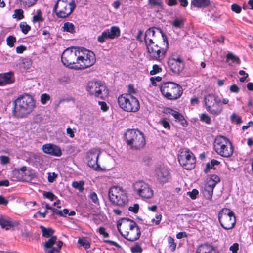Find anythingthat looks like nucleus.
<instances>
[{
    "mask_svg": "<svg viewBox=\"0 0 253 253\" xmlns=\"http://www.w3.org/2000/svg\"><path fill=\"white\" fill-rule=\"evenodd\" d=\"M220 162L216 160L212 159L210 163H207L206 168L204 169L205 173H208L210 169H213L214 166L215 165H219Z\"/></svg>",
    "mask_w": 253,
    "mask_h": 253,
    "instance_id": "e433bc0d",
    "label": "nucleus"
},
{
    "mask_svg": "<svg viewBox=\"0 0 253 253\" xmlns=\"http://www.w3.org/2000/svg\"><path fill=\"white\" fill-rule=\"evenodd\" d=\"M78 65L75 69L83 70L92 66L96 62L95 54L91 51L84 48H79Z\"/></svg>",
    "mask_w": 253,
    "mask_h": 253,
    "instance_id": "6e6552de",
    "label": "nucleus"
},
{
    "mask_svg": "<svg viewBox=\"0 0 253 253\" xmlns=\"http://www.w3.org/2000/svg\"><path fill=\"white\" fill-rule=\"evenodd\" d=\"M162 71V69L158 65H154L153 69L150 71L151 75H155Z\"/></svg>",
    "mask_w": 253,
    "mask_h": 253,
    "instance_id": "6e6d98bb",
    "label": "nucleus"
},
{
    "mask_svg": "<svg viewBox=\"0 0 253 253\" xmlns=\"http://www.w3.org/2000/svg\"><path fill=\"white\" fill-rule=\"evenodd\" d=\"M117 228L119 232L126 239L130 241L137 240L140 236V230L134 221L129 219H123L118 223Z\"/></svg>",
    "mask_w": 253,
    "mask_h": 253,
    "instance_id": "f03ea898",
    "label": "nucleus"
},
{
    "mask_svg": "<svg viewBox=\"0 0 253 253\" xmlns=\"http://www.w3.org/2000/svg\"><path fill=\"white\" fill-rule=\"evenodd\" d=\"M55 211L54 214L60 216L66 217L67 215H69V216H74L76 214L75 211H72L70 212H69V210L67 209H64L62 211L57 209V210Z\"/></svg>",
    "mask_w": 253,
    "mask_h": 253,
    "instance_id": "473e14b6",
    "label": "nucleus"
},
{
    "mask_svg": "<svg viewBox=\"0 0 253 253\" xmlns=\"http://www.w3.org/2000/svg\"><path fill=\"white\" fill-rule=\"evenodd\" d=\"M229 60H232L233 62H236L239 64L240 63L239 58L231 52L228 53L226 55V62H228Z\"/></svg>",
    "mask_w": 253,
    "mask_h": 253,
    "instance_id": "58836bf2",
    "label": "nucleus"
},
{
    "mask_svg": "<svg viewBox=\"0 0 253 253\" xmlns=\"http://www.w3.org/2000/svg\"><path fill=\"white\" fill-rule=\"evenodd\" d=\"M0 163L2 165H5L10 162V158L8 156L5 155L0 156Z\"/></svg>",
    "mask_w": 253,
    "mask_h": 253,
    "instance_id": "603ef678",
    "label": "nucleus"
},
{
    "mask_svg": "<svg viewBox=\"0 0 253 253\" xmlns=\"http://www.w3.org/2000/svg\"><path fill=\"white\" fill-rule=\"evenodd\" d=\"M14 104L12 114L17 118L26 117L32 112L36 107L34 98L28 94L17 98L14 101Z\"/></svg>",
    "mask_w": 253,
    "mask_h": 253,
    "instance_id": "f257e3e1",
    "label": "nucleus"
},
{
    "mask_svg": "<svg viewBox=\"0 0 253 253\" xmlns=\"http://www.w3.org/2000/svg\"><path fill=\"white\" fill-rule=\"evenodd\" d=\"M215 250V249L212 245L204 244L198 246L196 253H212Z\"/></svg>",
    "mask_w": 253,
    "mask_h": 253,
    "instance_id": "393cba45",
    "label": "nucleus"
},
{
    "mask_svg": "<svg viewBox=\"0 0 253 253\" xmlns=\"http://www.w3.org/2000/svg\"><path fill=\"white\" fill-rule=\"evenodd\" d=\"M43 20L41 10H38L36 11V14L33 16L32 18V22L33 23L42 22Z\"/></svg>",
    "mask_w": 253,
    "mask_h": 253,
    "instance_id": "4c0bfd02",
    "label": "nucleus"
},
{
    "mask_svg": "<svg viewBox=\"0 0 253 253\" xmlns=\"http://www.w3.org/2000/svg\"><path fill=\"white\" fill-rule=\"evenodd\" d=\"M137 192L143 200L151 199L154 196L153 191H137Z\"/></svg>",
    "mask_w": 253,
    "mask_h": 253,
    "instance_id": "7c9ffc66",
    "label": "nucleus"
},
{
    "mask_svg": "<svg viewBox=\"0 0 253 253\" xmlns=\"http://www.w3.org/2000/svg\"><path fill=\"white\" fill-rule=\"evenodd\" d=\"M211 4L210 0H192L190 3L191 8L196 7L198 8H205Z\"/></svg>",
    "mask_w": 253,
    "mask_h": 253,
    "instance_id": "b1692460",
    "label": "nucleus"
},
{
    "mask_svg": "<svg viewBox=\"0 0 253 253\" xmlns=\"http://www.w3.org/2000/svg\"><path fill=\"white\" fill-rule=\"evenodd\" d=\"M139 208V205L138 204H135L133 206L129 207L128 210L129 211L136 213L138 211Z\"/></svg>",
    "mask_w": 253,
    "mask_h": 253,
    "instance_id": "052dcab7",
    "label": "nucleus"
},
{
    "mask_svg": "<svg viewBox=\"0 0 253 253\" xmlns=\"http://www.w3.org/2000/svg\"><path fill=\"white\" fill-rule=\"evenodd\" d=\"M160 90L163 95L169 100L177 99L183 93L182 87L172 82L162 83L160 85Z\"/></svg>",
    "mask_w": 253,
    "mask_h": 253,
    "instance_id": "0eeeda50",
    "label": "nucleus"
},
{
    "mask_svg": "<svg viewBox=\"0 0 253 253\" xmlns=\"http://www.w3.org/2000/svg\"><path fill=\"white\" fill-rule=\"evenodd\" d=\"M124 138L127 145L133 150L141 149L146 144L144 134L137 129L127 130L124 134Z\"/></svg>",
    "mask_w": 253,
    "mask_h": 253,
    "instance_id": "7ed1b4c3",
    "label": "nucleus"
},
{
    "mask_svg": "<svg viewBox=\"0 0 253 253\" xmlns=\"http://www.w3.org/2000/svg\"><path fill=\"white\" fill-rule=\"evenodd\" d=\"M35 159V163L37 165H42L43 163V160L42 157L38 155H34L33 156Z\"/></svg>",
    "mask_w": 253,
    "mask_h": 253,
    "instance_id": "680f3d73",
    "label": "nucleus"
},
{
    "mask_svg": "<svg viewBox=\"0 0 253 253\" xmlns=\"http://www.w3.org/2000/svg\"><path fill=\"white\" fill-rule=\"evenodd\" d=\"M231 9L236 13H240L241 11V7L237 4H233L231 5Z\"/></svg>",
    "mask_w": 253,
    "mask_h": 253,
    "instance_id": "bf43d9fd",
    "label": "nucleus"
},
{
    "mask_svg": "<svg viewBox=\"0 0 253 253\" xmlns=\"http://www.w3.org/2000/svg\"><path fill=\"white\" fill-rule=\"evenodd\" d=\"M168 113L169 114H170L172 116L174 117V118L178 120L179 122H181L182 123H183V121L185 122V120H184V117L182 114H181L180 113H179L177 111L173 110L171 109L168 108L167 109Z\"/></svg>",
    "mask_w": 253,
    "mask_h": 253,
    "instance_id": "2f4dec72",
    "label": "nucleus"
},
{
    "mask_svg": "<svg viewBox=\"0 0 253 253\" xmlns=\"http://www.w3.org/2000/svg\"><path fill=\"white\" fill-rule=\"evenodd\" d=\"M87 91L90 94L100 98H104L109 94L105 85L99 82H89L87 84Z\"/></svg>",
    "mask_w": 253,
    "mask_h": 253,
    "instance_id": "2eb2a0df",
    "label": "nucleus"
},
{
    "mask_svg": "<svg viewBox=\"0 0 253 253\" xmlns=\"http://www.w3.org/2000/svg\"><path fill=\"white\" fill-rule=\"evenodd\" d=\"M72 185L73 187L75 189L78 190H84V181H73Z\"/></svg>",
    "mask_w": 253,
    "mask_h": 253,
    "instance_id": "37998d69",
    "label": "nucleus"
},
{
    "mask_svg": "<svg viewBox=\"0 0 253 253\" xmlns=\"http://www.w3.org/2000/svg\"><path fill=\"white\" fill-rule=\"evenodd\" d=\"M239 247V244L237 243H235L230 247L229 250L232 252V253H238Z\"/></svg>",
    "mask_w": 253,
    "mask_h": 253,
    "instance_id": "13d9d810",
    "label": "nucleus"
},
{
    "mask_svg": "<svg viewBox=\"0 0 253 253\" xmlns=\"http://www.w3.org/2000/svg\"><path fill=\"white\" fill-rule=\"evenodd\" d=\"M184 23L185 20L183 18L175 17L171 22V24L173 27L177 29H181L184 26Z\"/></svg>",
    "mask_w": 253,
    "mask_h": 253,
    "instance_id": "c756f323",
    "label": "nucleus"
},
{
    "mask_svg": "<svg viewBox=\"0 0 253 253\" xmlns=\"http://www.w3.org/2000/svg\"><path fill=\"white\" fill-rule=\"evenodd\" d=\"M200 120L206 123L207 124H210L211 123V119L207 114L203 113L200 116Z\"/></svg>",
    "mask_w": 253,
    "mask_h": 253,
    "instance_id": "09e8293b",
    "label": "nucleus"
},
{
    "mask_svg": "<svg viewBox=\"0 0 253 253\" xmlns=\"http://www.w3.org/2000/svg\"><path fill=\"white\" fill-rule=\"evenodd\" d=\"M198 193V191H189L187 192V195H189L191 199H195Z\"/></svg>",
    "mask_w": 253,
    "mask_h": 253,
    "instance_id": "774afa93",
    "label": "nucleus"
},
{
    "mask_svg": "<svg viewBox=\"0 0 253 253\" xmlns=\"http://www.w3.org/2000/svg\"><path fill=\"white\" fill-rule=\"evenodd\" d=\"M168 241L170 250L172 252L174 251L176 249V244L175 243L174 239L169 236L168 238Z\"/></svg>",
    "mask_w": 253,
    "mask_h": 253,
    "instance_id": "c03bdc74",
    "label": "nucleus"
},
{
    "mask_svg": "<svg viewBox=\"0 0 253 253\" xmlns=\"http://www.w3.org/2000/svg\"><path fill=\"white\" fill-rule=\"evenodd\" d=\"M13 75L11 72L0 74V85H4L14 82Z\"/></svg>",
    "mask_w": 253,
    "mask_h": 253,
    "instance_id": "5701e85b",
    "label": "nucleus"
},
{
    "mask_svg": "<svg viewBox=\"0 0 253 253\" xmlns=\"http://www.w3.org/2000/svg\"><path fill=\"white\" fill-rule=\"evenodd\" d=\"M78 243L85 249H88L90 247L89 242L84 238H80Z\"/></svg>",
    "mask_w": 253,
    "mask_h": 253,
    "instance_id": "49530a36",
    "label": "nucleus"
},
{
    "mask_svg": "<svg viewBox=\"0 0 253 253\" xmlns=\"http://www.w3.org/2000/svg\"><path fill=\"white\" fill-rule=\"evenodd\" d=\"M42 149L44 153L54 156L60 157L62 154V151L60 147L51 143L43 145L42 146Z\"/></svg>",
    "mask_w": 253,
    "mask_h": 253,
    "instance_id": "4be33fe9",
    "label": "nucleus"
},
{
    "mask_svg": "<svg viewBox=\"0 0 253 253\" xmlns=\"http://www.w3.org/2000/svg\"><path fill=\"white\" fill-rule=\"evenodd\" d=\"M101 154V151L98 149L92 148L86 153V160L88 166L95 170H102L98 163V158Z\"/></svg>",
    "mask_w": 253,
    "mask_h": 253,
    "instance_id": "dca6fc26",
    "label": "nucleus"
},
{
    "mask_svg": "<svg viewBox=\"0 0 253 253\" xmlns=\"http://www.w3.org/2000/svg\"><path fill=\"white\" fill-rule=\"evenodd\" d=\"M7 44L10 47L14 46V43L16 42V39L15 37L10 35L6 38Z\"/></svg>",
    "mask_w": 253,
    "mask_h": 253,
    "instance_id": "a18cd8bd",
    "label": "nucleus"
},
{
    "mask_svg": "<svg viewBox=\"0 0 253 253\" xmlns=\"http://www.w3.org/2000/svg\"><path fill=\"white\" fill-rule=\"evenodd\" d=\"M158 180L161 183H166L170 178V173L168 168L161 166L156 169Z\"/></svg>",
    "mask_w": 253,
    "mask_h": 253,
    "instance_id": "412c9836",
    "label": "nucleus"
},
{
    "mask_svg": "<svg viewBox=\"0 0 253 253\" xmlns=\"http://www.w3.org/2000/svg\"><path fill=\"white\" fill-rule=\"evenodd\" d=\"M168 65L170 70L174 74L180 73L184 68V63L178 55H172L168 60Z\"/></svg>",
    "mask_w": 253,
    "mask_h": 253,
    "instance_id": "6ab92c4d",
    "label": "nucleus"
},
{
    "mask_svg": "<svg viewBox=\"0 0 253 253\" xmlns=\"http://www.w3.org/2000/svg\"><path fill=\"white\" fill-rule=\"evenodd\" d=\"M168 48L167 39L164 40L161 43L146 46L147 57L150 60L161 62L164 59Z\"/></svg>",
    "mask_w": 253,
    "mask_h": 253,
    "instance_id": "20e7f679",
    "label": "nucleus"
},
{
    "mask_svg": "<svg viewBox=\"0 0 253 253\" xmlns=\"http://www.w3.org/2000/svg\"><path fill=\"white\" fill-rule=\"evenodd\" d=\"M64 31L69 32L72 34L75 33L76 32L75 27L74 25L70 22H67L64 24L62 27Z\"/></svg>",
    "mask_w": 253,
    "mask_h": 253,
    "instance_id": "f704fd0d",
    "label": "nucleus"
},
{
    "mask_svg": "<svg viewBox=\"0 0 253 253\" xmlns=\"http://www.w3.org/2000/svg\"><path fill=\"white\" fill-rule=\"evenodd\" d=\"M160 123L161 125L163 126L165 128L170 129V126L169 125V123L166 120V119L162 118V119H161V120L160 121Z\"/></svg>",
    "mask_w": 253,
    "mask_h": 253,
    "instance_id": "864d4df0",
    "label": "nucleus"
},
{
    "mask_svg": "<svg viewBox=\"0 0 253 253\" xmlns=\"http://www.w3.org/2000/svg\"><path fill=\"white\" fill-rule=\"evenodd\" d=\"M98 232L105 238L109 236V234L106 232L105 229L103 227H100L98 228Z\"/></svg>",
    "mask_w": 253,
    "mask_h": 253,
    "instance_id": "338daca9",
    "label": "nucleus"
},
{
    "mask_svg": "<svg viewBox=\"0 0 253 253\" xmlns=\"http://www.w3.org/2000/svg\"><path fill=\"white\" fill-rule=\"evenodd\" d=\"M13 175L18 180L29 181L35 177L34 171L32 169H27L26 166H23L19 169L13 171Z\"/></svg>",
    "mask_w": 253,
    "mask_h": 253,
    "instance_id": "aec40b11",
    "label": "nucleus"
},
{
    "mask_svg": "<svg viewBox=\"0 0 253 253\" xmlns=\"http://www.w3.org/2000/svg\"><path fill=\"white\" fill-rule=\"evenodd\" d=\"M131 250L133 253H141L142 252L141 248L138 245L131 247Z\"/></svg>",
    "mask_w": 253,
    "mask_h": 253,
    "instance_id": "e2e57ef3",
    "label": "nucleus"
},
{
    "mask_svg": "<svg viewBox=\"0 0 253 253\" xmlns=\"http://www.w3.org/2000/svg\"><path fill=\"white\" fill-rule=\"evenodd\" d=\"M47 174V179L49 182H53L57 177V174L55 172H48Z\"/></svg>",
    "mask_w": 253,
    "mask_h": 253,
    "instance_id": "4d7b16f0",
    "label": "nucleus"
},
{
    "mask_svg": "<svg viewBox=\"0 0 253 253\" xmlns=\"http://www.w3.org/2000/svg\"><path fill=\"white\" fill-rule=\"evenodd\" d=\"M220 181V179L219 176L216 175H211L207 178L206 186L213 189Z\"/></svg>",
    "mask_w": 253,
    "mask_h": 253,
    "instance_id": "a878e982",
    "label": "nucleus"
},
{
    "mask_svg": "<svg viewBox=\"0 0 253 253\" xmlns=\"http://www.w3.org/2000/svg\"><path fill=\"white\" fill-rule=\"evenodd\" d=\"M39 0H19L20 5L24 8H28L36 5Z\"/></svg>",
    "mask_w": 253,
    "mask_h": 253,
    "instance_id": "c85d7f7f",
    "label": "nucleus"
},
{
    "mask_svg": "<svg viewBox=\"0 0 253 253\" xmlns=\"http://www.w3.org/2000/svg\"><path fill=\"white\" fill-rule=\"evenodd\" d=\"M12 17L18 20L22 19L24 18L23 10L21 9H15Z\"/></svg>",
    "mask_w": 253,
    "mask_h": 253,
    "instance_id": "79ce46f5",
    "label": "nucleus"
},
{
    "mask_svg": "<svg viewBox=\"0 0 253 253\" xmlns=\"http://www.w3.org/2000/svg\"><path fill=\"white\" fill-rule=\"evenodd\" d=\"M0 226L2 228L8 230L12 227V224L9 219L1 216L0 217Z\"/></svg>",
    "mask_w": 253,
    "mask_h": 253,
    "instance_id": "72a5a7b5",
    "label": "nucleus"
},
{
    "mask_svg": "<svg viewBox=\"0 0 253 253\" xmlns=\"http://www.w3.org/2000/svg\"><path fill=\"white\" fill-rule=\"evenodd\" d=\"M108 39H110L109 34H108L105 31H104L102 32L100 35L98 36L97 41L99 43H104L106 40Z\"/></svg>",
    "mask_w": 253,
    "mask_h": 253,
    "instance_id": "ea45409f",
    "label": "nucleus"
},
{
    "mask_svg": "<svg viewBox=\"0 0 253 253\" xmlns=\"http://www.w3.org/2000/svg\"><path fill=\"white\" fill-rule=\"evenodd\" d=\"M76 7L74 0H57L54 10L58 18H65L71 15Z\"/></svg>",
    "mask_w": 253,
    "mask_h": 253,
    "instance_id": "1a4fd4ad",
    "label": "nucleus"
},
{
    "mask_svg": "<svg viewBox=\"0 0 253 253\" xmlns=\"http://www.w3.org/2000/svg\"><path fill=\"white\" fill-rule=\"evenodd\" d=\"M120 107L125 111L135 113L140 109L139 100L130 94H123L118 98Z\"/></svg>",
    "mask_w": 253,
    "mask_h": 253,
    "instance_id": "39448f33",
    "label": "nucleus"
},
{
    "mask_svg": "<svg viewBox=\"0 0 253 253\" xmlns=\"http://www.w3.org/2000/svg\"><path fill=\"white\" fill-rule=\"evenodd\" d=\"M19 27L22 32L26 34L31 29V27L26 22H22L20 23Z\"/></svg>",
    "mask_w": 253,
    "mask_h": 253,
    "instance_id": "a19ab883",
    "label": "nucleus"
},
{
    "mask_svg": "<svg viewBox=\"0 0 253 253\" xmlns=\"http://www.w3.org/2000/svg\"><path fill=\"white\" fill-rule=\"evenodd\" d=\"M42 233V236L44 237L48 238V239L51 236H53L54 230L51 228H46L43 226H40Z\"/></svg>",
    "mask_w": 253,
    "mask_h": 253,
    "instance_id": "c9c22d12",
    "label": "nucleus"
},
{
    "mask_svg": "<svg viewBox=\"0 0 253 253\" xmlns=\"http://www.w3.org/2000/svg\"><path fill=\"white\" fill-rule=\"evenodd\" d=\"M232 122H235L237 124H240L242 123L241 118L239 117L235 113H233L230 117Z\"/></svg>",
    "mask_w": 253,
    "mask_h": 253,
    "instance_id": "de8ad7c7",
    "label": "nucleus"
},
{
    "mask_svg": "<svg viewBox=\"0 0 253 253\" xmlns=\"http://www.w3.org/2000/svg\"><path fill=\"white\" fill-rule=\"evenodd\" d=\"M89 197L93 203L96 204H99V199L96 193L94 192L90 193Z\"/></svg>",
    "mask_w": 253,
    "mask_h": 253,
    "instance_id": "5fc2aeb1",
    "label": "nucleus"
},
{
    "mask_svg": "<svg viewBox=\"0 0 253 253\" xmlns=\"http://www.w3.org/2000/svg\"><path fill=\"white\" fill-rule=\"evenodd\" d=\"M178 160L180 164L186 169L190 170L196 165L195 157L188 150L180 149Z\"/></svg>",
    "mask_w": 253,
    "mask_h": 253,
    "instance_id": "4468645a",
    "label": "nucleus"
},
{
    "mask_svg": "<svg viewBox=\"0 0 253 253\" xmlns=\"http://www.w3.org/2000/svg\"><path fill=\"white\" fill-rule=\"evenodd\" d=\"M134 190H146L150 188L149 184L143 180H139L133 184Z\"/></svg>",
    "mask_w": 253,
    "mask_h": 253,
    "instance_id": "cd10ccee",
    "label": "nucleus"
},
{
    "mask_svg": "<svg viewBox=\"0 0 253 253\" xmlns=\"http://www.w3.org/2000/svg\"><path fill=\"white\" fill-rule=\"evenodd\" d=\"M110 37V39H114L120 36V30L118 26H112L110 29L105 30Z\"/></svg>",
    "mask_w": 253,
    "mask_h": 253,
    "instance_id": "bb28decb",
    "label": "nucleus"
},
{
    "mask_svg": "<svg viewBox=\"0 0 253 253\" xmlns=\"http://www.w3.org/2000/svg\"><path fill=\"white\" fill-rule=\"evenodd\" d=\"M79 47H72L67 48L61 56V61L63 65L71 69H75L78 65Z\"/></svg>",
    "mask_w": 253,
    "mask_h": 253,
    "instance_id": "9d476101",
    "label": "nucleus"
},
{
    "mask_svg": "<svg viewBox=\"0 0 253 253\" xmlns=\"http://www.w3.org/2000/svg\"><path fill=\"white\" fill-rule=\"evenodd\" d=\"M162 217V216L161 214H156L155 218L152 220V222L155 223V225H158L160 223Z\"/></svg>",
    "mask_w": 253,
    "mask_h": 253,
    "instance_id": "0e129e2a",
    "label": "nucleus"
},
{
    "mask_svg": "<svg viewBox=\"0 0 253 253\" xmlns=\"http://www.w3.org/2000/svg\"><path fill=\"white\" fill-rule=\"evenodd\" d=\"M214 149L223 157H230L234 152V147L231 142L225 137L217 136L214 140Z\"/></svg>",
    "mask_w": 253,
    "mask_h": 253,
    "instance_id": "423d86ee",
    "label": "nucleus"
},
{
    "mask_svg": "<svg viewBox=\"0 0 253 253\" xmlns=\"http://www.w3.org/2000/svg\"><path fill=\"white\" fill-rule=\"evenodd\" d=\"M204 102L207 111L214 115L220 114L223 111L221 99L214 94H208L205 97Z\"/></svg>",
    "mask_w": 253,
    "mask_h": 253,
    "instance_id": "f8f14e48",
    "label": "nucleus"
},
{
    "mask_svg": "<svg viewBox=\"0 0 253 253\" xmlns=\"http://www.w3.org/2000/svg\"><path fill=\"white\" fill-rule=\"evenodd\" d=\"M167 39L159 28H150L147 30L145 35L146 46L154 44L161 43L164 40Z\"/></svg>",
    "mask_w": 253,
    "mask_h": 253,
    "instance_id": "ddd939ff",
    "label": "nucleus"
},
{
    "mask_svg": "<svg viewBox=\"0 0 253 253\" xmlns=\"http://www.w3.org/2000/svg\"><path fill=\"white\" fill-rule=\"evenodd\" d=\"M108 197L114 204L123 206L128 201L127 196L125 191H109Z\"/></svg>",
    "mask_w": 253,
    "mask_h": 253,
    "instance_id": "f3484780",
    "label": "nucleus"
},
{
    "mask_svg": "<svg viewBox=\"0 0 253 253\" xmlns=\"http://www.w3.org/2000/svg\"><path fill=\"white\" fill-rule=\"evenodd\" d=\"M50 99V96L46 94H42L41 96V102L42 104H45L47 101Z\"/></svg>",
    "mask_w": 253,
    "mask_h": 253,
    "instance_id": "3c124183",
    "label": "nucleus"
},
{
    "mask_svg": "<svg viewBox=\"0 0 253 253\" xmlns=\"http://www.w3.org/2000/svg\"><path fill=\"white\" fill-rule=\"evenodd\" d=\"M218 219L221 226L226 230L233 228L236 224L235 214L228 208H223L219 211Z\"/></svg>",
    "mask_w": 253,
    "mask_h": 253,
    "instance_id": "9b49d317",
    "label": "nucleus"
},
{
    "mask_svg": "<svg viewBox=\"0 0 253 253\" xmlns=\"http://www.w3.org/2000/svg\"><path fill=\"white\" fill-rule=\"evenodd\" d=\"M239 73L240 75L244 76L243 77H241L239 79L241 82H244L245 81L246 79L248 77V74L243 70H240Z\"/></svg>",
    "mask_w": 253,
    "mask_h": 253,
    "instance_id": "69168bd1",
    "label": "nucleus"
},
{
    "mask_svg": "<svg viewBox=\"0 0 253 253\" xmlns=\"http://www.w3.org/2000/svg\"><path fill=\"white\" fill-rule=\"evenodd\" d=\"M62 242L58 240L56 236H51L44 243L45 253H58L62 246Z\"/></svg>",
    "mask_w": 253,
    "mask_h": 253,
    "instance_id": "a211bd4d",
    "label": "nucleus"
},
{
    "mask_svg": "<svg viewBox=\"0 0 253 253\" xmlns=\"http://www.w3.org/2000/svg\"><path fill=\"white\" fill-rule=\"evenodd\" d=\"M43 195L44 198L48 199L50 201H53L56 199V197L52 193L49 191H45Z\"/></svg>",
    "mask_w": 253,
    "mask_h": 253,
    "instance_id": "8fccbe9b",
    "label": "nucleus"
}]
</instances>
